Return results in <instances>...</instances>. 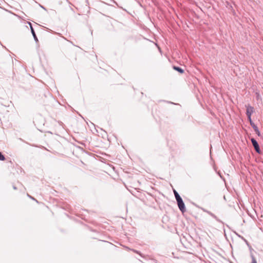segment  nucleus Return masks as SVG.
<instances>
[{
    "label": "nucleus",
    "instance_id": "nucleus-1",
    "mask_svg": "<svg viewBox=\"0 0 263 263\" xmlns=\"http://www.w3.org/2000/svg\"><path fill=\"white\" fill-rule=\"evenodd\" d=\"M251 141L255 151L258 154H261V151L257 141L254 138H251Z\"/></svg>",
    "mask_w": 263,
    "mask_h": 263
},
{
    "label": "nucleus",
    "instance_id": "nucleus-2",
    "mask_svg": "<svg viewBox=\"0 0 263 263\" xmlns=\"http://www.w3.org/2000/svg\"><path fill=\"white\" fill-rule=\"evenodd\" d=\"M246 115L247 116H251L254 111V108L253 107L250 106V105H246Z\"/></svg>",
    "mask_w": 263,
    "mask_h": 263
},
{
    "label": "nucleus",
    "instance_id": "nucleus-3",
    "mask_svg": "<svg viewBox=\"0 0 263 263\" xmlns=\"http://www.w3.org/2000/svg\"><path fill=\"white\" fill-rule=\"evenodd\" d=\"M174 194L177 201L178 206L179 209L181 210V197L179 194L175 191H174Z\"/></svg>",
    "mask_w": 263,
    "mask_h": 263
},
{
    "label": "nucleus",
    "instance_id": "nucleus-4",
    "mask_svg": "<svg viewBox=\"0 0 263 263\" xmlns=\"http://www.w3.org/2000/svg\"><path fill=\"white\" fill-rule=\"evenodd\" d=\"M185 211V205L182 200V214H183Z\"/></svg>",
    "mask_w": 263,
    "mask_h": 263
},
{
    "label": "nucleus",
    "instance_id": "nucleus-5",
    "mask_svg": "<svg viewBox=\"0 0 263 263\" xmlns=\"http://www.w3.org/2000/svg\"><path fill=\"white\" fill-rule=\"evenodd\" d=\"M254 131L255 132V133L259 136L260 137L261 136V134H260V132L259 131V129L258 128H256L254 129Z\"/></svg>",
    "mask_w": 263,
    "mask_h": 263
},
{
    "label": "nucleus",
    "instance_id": "nucleus-6",
    "mask_svg": "<svg viewBox=\"0 0 263 263\" xmlns=\"http://www.w3.org/2000/svg\"><path fill=\"white\" fill-rule=\"evenodd\" d=\"M250 124H251V126L252 127V128H253L254 130L255 129L258 128L257 126L253 122H251Z\"/></svg>",
    "mask_w": 263,
    "mask_h": 263
},
{
    "label": "nucleus",
    "instance_id": "nucleus-7",
    "mask_svg": "<svg viewBox=\"0 0 263 263\" xmlns=\"http://www.w3.org/2000/svg\"><path fill=\"white\" fill-rule=\"evenodd\" d=\"M251 258H252L251 263H257L255 257L253 255L251 256Z\"/></svg>",
    "mask_w": 263,
    "mask_h": 263
},
{
    "label": "nucleus",
    "instance_id": "nucleus-8",
    "mask_svg": "<svg viewBox=\"0 0 263 263\" xmlns=\"http://www.w3.org/2000/svg\"><path fill=\"white\" fill-rule=\"evenodd\" d=\"M5 160V157L2 154V153L0 152V160L1 161H4Z\"/></svg>",
    "mask_w": 263,
    "mask_h": 263
},
{
    "label": "nucleus",
    "instance_id": "nucleus-9",
    "mask_svg": "<svg viewBox=\"0 0 263 263\" xmlns=\"http://www.w3.org/2000/svg\"><path fill=\"white\" fill-rule=\"evenodd\" d=\"M173 68L175 70H176L178 71L179 72H181V68L178 67L174 66Z\"/></svg>",
    "mask_w": 263,
    "mask_h": 263
},
{
    "label": "nucleus",
    "instance_id": "nucleus-10",
    "mask_svg": "<svg viewBox=\"0 0 263 263\" xmlns=\"http://www.w3.org/2000/svg\"><path fill=\"white\" fill-rule=\"evenodd\" d=\"M31 31H32V34H33V36H34V39H36V35H35V32H34V31L33 29H32V28H31Z\"/></svg>",
    "mask_w": 263,
    "mask_h": 263
},
{
    "label": "nucleus",
    "instance_id": "nucleus-11",
    "mask_svg": "<svg viewBox=\"0 0 263 263\" xmlns=\"http://www.w3.org/2000/svg\"><path fill=\"white\" fill-rule=\"evenodd\" d=\"M248 119L251 123V122H253L251 120V116H247Z\"/></svg>",
    "mask_w": 263,
    "mask_h": 263
},
{
    "label": "nucleus",
    "instance_id": "nucleus-12",
    "mask_svg": "<svg viewBox=\"0 0 263 263\" xmlns=\"http://www.w3.org/2000/svg\"><path fill=\"white\" fill-rule=\"evenodd\" d=\"M248 119L251 123V122H253L251 120V116H247Z\"/></svg>",
    "mask_w": 263,
    "mask_h": 263
},
{
    "label": "nucleus",
    "instance_id": "nucleus-13",
    "mask_svg": "<svg viewBox=\"0 0 263 263\" xmlns=\"http://www.w3.org/2000/svg\"><path fill=\"white\" fill-rule=\"evenodd\" d=\"M134 252H136V253H138V254H139V253H138V251H134Z\"/></svg>",
    "mask_w": 263,
    "mask_h": 263
},
{
    "label": "nucleus",
    "instance_id": "nucleus-14",
    "mask_svg": "<svg viewBox=\"0 0 263 263\" xmlns=\"http://www.w3.org/2000/svg\"><path fill=\"white\" fill-rule=\"evenodd\" d=\"M181 72H182V73L183 72V69H182Z\"/></svg>",
    "mask_w": 263,
    "mask_h": 263
}]
</instances>
